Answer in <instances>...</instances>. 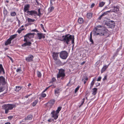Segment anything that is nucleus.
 Masks as SVG:
<instances>
[{"label":"nucleus","mask_w":124,"mask_h":124,"mask_svg":"<svg viewBox=\"0 0 124 124\" xmlns=\"http://www.w3.org/2000/svg\"><path fill=\"white\" fill-rule=\"evenodd\" d=\"M4 90L3 87L0 86V92L3 91Z\"/></svg>","instance_id":"42"},{"label":"nucleus","mask_w":124,"mask_h":124,"mask_svg":"<svg viewBox=\"0 0 124 124\" xmlns=\"http://www.w3.org/2000/svg\"><path fill=\"white\" fill-rule=\"evenodd\" d=\"M97 89L96 88H93L92 91V94L94 95H95L97 93Z\"/></svg>","instance_id":"23"},{"label":"nucleus","mask_w":124,"mask_h":124,"mask_svg":"<svg viewBox=\"0 0 124 124\" xmlns=\"http://www.w3.org/2000/svg\"><path fill=\"white\" fill-rule=\"evenodd\" d=\"M115 23L114 21L111 20L106 21L104 23V24L108 26V28H112L114 27Z\"/></svg>","instance_id":"5"},{"label":"nucleus","mask_w":124,"mask_h":124,"mask_svg":"<svg viewBox=\"0 0 124 124\" xmlns=\"http://www.w3.org/2000/svg\"><path fill=\"white\" fill-rule=\"evenodd\" d=\"M3 72V74H5L4 70L3 67L2 65L0 64V75L1 74L2 72Z\"/></svg>","instance_id":"21"},{"label":"nucleus","mask_w":124,"mask_h":124,"mask_svg":"<svg viewBox=\"0 0 124 124\" xmlns=\"http://www.w3.org/2000/svg\"><path fill=\"white\" fill-rule=\"evenodd\" d=\"M94 79H93V81L92 82L91 84V86L90 89H91V88L93 87V85L94 84Z\"/></svg>","instance_id":"36"},{"label":"nucleus","mask_w":124,"mask_h":124,"mask_svg":"<svg viewBox=\"0 0 124 124\" xmlns=\"http://www.w3.org/2000/svg\"><path fill=\"white\" fill-rule=\"evenodd\" d=\"M55 0H50V4L52 5V2L54 1Z\"/></svg>","instance_id":"55"},{"label":"nucleus","mask_w":124,"mask_h":124,"mask_svg":"<svg viewBox=\"0 0 124 124\" xmlns=\"http://www.w3.org/2000/svg\"><path fill=\"white\" fill-rule=\"evenodd\" d=\"M108 34V32L106 31V30L104 29H103V30L102 31V32H101L100 35L101 36H107Z\"/></svg>","instance_id":"20"},{"label":"nucleus","mask_w":124,"mask_h":124,"mask_svg":"<svg viewBox=\"0 0 124 124\" xmlns=\"http://www.w3.org/2000/svg\"><path fill=\"white\" fill-rule=\"evenodd\" d=\"M111 11V10L108 11L104 12L102 14L103 16H105L107 15L108 13H110Z\"/></svg>","instance_id":"33"},{"label":"nucleus","mask_w":124,"mask_h":124,"mask_svg":"<svg viewBox=\"0 0 124 124\" xmlns=\"http://www.w3.org/2000/svg\"><path fill=\"white\" fill-rule=\"evenodd\" d=\"M21 68H19L18 69L16 70V72H19L20 71H21Z\"/></svg>","instance_id":"48"},{"label":"nucleus","mask_w":124,"mask_h":124,"mask_svg":"<svg viewBox=\"0 0 124 124\" xmlns=\"http://www.w3.org/2000/svg\"><path fill=\"white\" fill-rule=\"evenodd\" d=\"M103 16V15L102 14L101 15L100 17L98 18V19L99 20H101L102 18V17Z\"/></svg>","instance_id":"45"},{"label":"nucleus","mask_w":124,"mask_h":124,"mask_svg":"<svg viewBox=\"0 0 124 124\" xmlns=\"http://www.w3.org/2000/svg\"><path fill=\"white\" fill-rule=\"evenodd\" d=\"M61 91V90L60 88H56L54 90V94L56 95H59Z\"/></svg>","instance_id":"11"},{"label":"nucleus","mask_w":124,"mask_h":124,"mask_svg":"<svg viewBox=\"0 0 124 124\" xmlns=\"http://www.w3.org/2000/svg\"><path fill=\"white\" fill-rule=\"evenodd\" d=\"M8 57L9 58V59L12 61H13V60H12V58L9 56H8Z\"/></svg>","instance_id":"61"},{"label":"nucleus","mask_w":124,"mask_h":124,"mask_svg":"<svg viewBox=\"0 0 124 124\" xmlns=\"http://www.w3.org/2000/svg\"><path fill=\"white\" fill-rule=\"evenodd\" d=\"M68 53L66 51H62L60 53V57L62 59H66L68 56Z\"/></svg>","instance_id":"6"},{"label":"nucleus","mask_w":124,"mask_h":124,"mask_svg":"<svg viewBox=\"0 0 124 124\" xmlns=\"http://www.w3.org/2000/svg\"><path fill=\"white\" fill-rule=\"evenodd\" d=\"M6 83L5 78L2 76L0 77V85H4Z\"/></svg>","instance_id":"9"},{"label":"nucleus","mask_w":124,"mask_h":124,"mask_svg":"<svg viewBox=\"0 0 124 124\" xmlns=\"http://www.w3.org/2000/svg\"><path fill=\"white\" fill-rule=\"evenodd\" d=\"M33 56L32 55H30L26 58V60L27 62H31L32 61Z\"/></svg>","instance_id":"12"},{"label":"nucleus","mask_w":124,"mask_h":124,"mask_svg":"<svg viewBox=\"0 0 124 124\" xmlns=\"http://www.w3.org/2000/svg\"><path fill=\"white\" fill-rule=\"evenodd\" d=\"M10 15L12 16H14L16 15V13L15 12H12L11 13Z\"/></svg>","instance_id":"37"},{"label":"nucleus","mask_w":124,"mask_h":124,"mask_svg":"<svg viewBox=\"0 0 124 124\" xmlns=\"http://www.w3.org/2000/svg\"><path fill=\"white\" fill-rule=\"evenodd\" d=\"M38 11L39 13H40V8H39L38 9Z\"/></svg>","instance_id":"63"},{"label":"nucleus","mask_w":124,"mask_h":124,"mask_svg":"<svg viewBox=\"0 0 124 124\" xmlns=\"http://www.w3.org/2000/svg\"><path fill=\"white\" fill-rule=\"evenodd\" d=\"M31 31V32H38V31L36 29H34V30H32Z\"/></svg>","instance_id":"52"},{"label":"nucleus","mask_w":124,"mask_h":124,"mask_svg":"<svg viewBox=\"0 0 124 124\" xmlns=\"http://www.w3.org/2000/svg\"><path fill=\"white\" fill-rule=\"evenodd\" d=\"M90 41L91 42V44H94V42L92 39V32H91L90 33Z\"/></svg>","instance_id":"26"},{"label":"nucleus","mask_w":124,"mask_h":124,"mask_svg":"<svg viewBox=\"0 0 124 124\" xmlns=\"http://www.w3.org/2000/svg\"><path fill=\"white\" fill-rule=\"evenodd\" d=\"M37 76L38 77L40 78L41 76V74L40 72L38 71L37 72Z\"/></svg>","instance_id":"38"},{"label":"nucleus","mask_w":124,"mask_h":124,"mask_svg":"<svg viewBox=\"0 0 124 124\" xmlns=\"http://www.w3.org/2000/svg\"><path fill=\"white\" fill-rule=\"evenodd\" d=\"M82 81L84 82V84H85V83L86 82V81L84 79H82Z\"/></svg>","instance_id":"56"},{"label":"nucleus","mask_w":124,"mask_h":124,"mask_svg":"<svg viewBox=\"0 0 124 124\" xmlns=\"http://www.w3.org/2000/svg\"><path fill=\"white\" fill-rule=\"evenodd\" d=\"M65 76L64 70L62 69L59 70L58 73L57 74V78H60L62 77L61 79L63 80L64 79Z\"/></svg>","instance_id":"4"},{"label":"nucleus","mask_w":124,"mask_h":124,"mask_svg":"<svg viewBox=\"0 0 124 124\" xmlns=\"http://www.w3.org/2000/svg\"><path fill=\"white\" fill-rule=\"evenodd\" d=\"M40 26H41V28L42 29L44 30V31H45V30H44V27L43 25L42 24H40Z\"/></svg>","instance_id":"51"},{"label":"nucleus","mask_w":124,"mask_h":124,"mask_svg":"<svg viewBox=\"0 0 124 124\" xmlns=\"http://www.w3.org/2000/svg\"><path fill=\"white\" fill-rule=\"evenodd\" d=\"M95 84L96 85V86L97 87L98 86H100V83H95Z\"/></svg>","instance_id":"54"},{"label":"nucleus","mask_w":124,"mask_h":124,"mask_svg":"<svg viewBox=\"0 0 124 124\" xmlns=\"http://www.w3.org/2000/svg\"><path fill=\"white\" fill-rule=\"evenodd\" d=\"M15 107V105L13 104H4L2 106L3 109L5 110V113L7 114L9 110L12 109Z\"/></svg>","instance_id":"2"},{"label":"nucleus","mask_w":124,"mask_h":124,"mask_svg":"<svg viewBox=\"0 0 124 124\" xmlns=\"http://www.w3.org/2000/svg\"><path fill=\"white\" fill-rule=\"evenodd\" d=\"M13 117V116H10L8 117V119L9 120H11Z\"/></svg>","instance_id":"50"},{"label":"nucleus","mask_w":124,"mask_h":124,"mask_svg":"<svg viewBox=\"0 0 124 124\" xmlns=\"http://www.w3.org/2000/svg\"><path fill=\"white\" fill-rule=\"evenodd\" d=\"M85 98H84L82 100V102L81 103V104L80 105L79 107H80L81 106H82L84 102V101H85Z\"/></svg>","instance_id":"40"},{"label":"nucleus","mask_w":124,"mask_h":124,"mask_svg":"<svg viewBox=\"0 0 124 124\" xmlns=\"http://www.w3.org/2000/svg\"><path fill=\"white\" fill-rule=\"evenodd\" d=\"M16 88L15 90V91L16 92L18 91L21 88V87L20 86H16Z\"/></svg>","instance_id":"34"},{"label":"nucleus","mask_w":124,"mask_h":124,"mask_svg":"<svg viewBox=\"0 0 124 124\" xmlns=\"http://www.w3.org/2000/svg\"><path fill=\"white\" fill-rule=\"evenodd\" d=\"M26 13H27L29 14V15H33L34 14H37V12L35 10L28 11H27Z\"/></svg>","instance_id":"13"},{"label":"nucleus","mask_w":124,"mask_h":124,"mask_svg":"<svg viewBox=\"0 0 124 124\" xmlns=\"http://www.w3.org/2000/svg\"><path fill=\"white\" fill-rule=\"evenodd\" d=\"M104 29V27L103 26L99 25L96 26L95 28V31H96L97 30H98L101 32Z\"/></svg>","instance_id":"10"},{"label":"nucleus","mask_w":124,"mask_h":124,"mask_svg":"<svg viewBox=\"0 0 124 124\" xmlns=\"http://www.w3.org/2000/svg\"><path fill=\"white\" fill-rule=\"evenodd\" d=\"M54 7L53 6H52L51 7L48 9V10L49 11L48 12L50 13L52 12V11L54 10Z\"/></svg>","instance_id":"30"},{"label":"nucleus","mask_w":124,"mask_h":124,"mask_svg":"<svg viewBox=\"0 0 124 124\" xmlns=\"http://www.w3.org/2000/svg\"><path fill=\"white\" fill-rule=\"evenodd\" d=\"M11 43V41L10 40L8 39L5 43V45L7 46L8 44H10Z\"/></svg>","instance_id":"28"},{"label":"nucleus","mask_w":124,"mask_h":124,"mask_svg":"<svg viewBox=\"0 0 124 124\" xmlns=\"http://www.w3.org/2000/svg\"><path fill=\"white\" fill-rule=\"evenodd\" d=\"M31 95V94H29L28 95H26L25 96V97L26 98H27L29 96H30V95Z\"/></svg>","instance_id":"60"},{"label":"nucleus","mask_w":124,"mask_h":124,"mask_svg":"<svg viewBox=\"0 0 124 124\" xmlns=\"http://www.w3.org/2000/svg\"><path fill=\"white\" fill-rule=\"evenodd\" d=\"M17 35V34H15L14 35L11 36L9 38V39L11 41L12 40L14 39L16 37Z\"/></svg>","instance_id":"27"},{"label":"nucleus","mask_w":124,"mask_h":124,"mask_svg":"<svg viewBox=\"0 0 124 124\" xmlns=\"http://www.w3.org/2000/svg\"><path fill=\"white\" fill-rule=\"evenodd\" d=\"M62 108V107H59L57 109L56 111L54 110L51 112V114L52 115L51 117L54 118L55 120L59 116L58 114L59 113V111L61 110Z\"/></svg>","instance_id":"3"},{"label":"nucleus","mask_w":124,"mask_h":124,"mask_svg":"<svg viewBox=\"0 0 124 124\" xmlns=\"http://www.w3.org/2000/svg\"><path fill=\"white\" fill-rule=\"evenodd\" d=\"M35 34V33H29L24 36V38H28L30 39L31 38H33Z\"/></svg>","instance_id":"8"},{"label":"nucleus","mask_w":124,"mask_h":124,"mask_svg":"<svg viewBox=\"0 0 124 124\" xmlns=\"http://www.w3.org/2000/svg\"><path fill=\"white\" fill-rule=\"evenodd\" d=\"M84 79L85 80L87 81L88 80V78L87 77H86L85 78H84V79Z\"/></svg>","instance_id":"58"},{"label":"nucleus","mask_w":124,"mask_h":124,"mask_svg":"<svg viewBox=\"0 0 124 124\" xmlns=\"http://www.w3.org/2000/svg\"><path fill=\"white\" fill-rule=\"evenodd\" d=\"M57 63L59 64H61V62L59 60L57 59Z\"/></svg>","instance_id":"49"},{"label":"nucleus","mask_w":124,"mask_h":124,"mask_svg":"<svg viewBox=\"0 0 124 124\" xmlns=\"http://www.w3.org/2000/svg\"><path fill=\"white\" fill-rule=\"evenodd\" d=\"M37 14V15L38 16H40V15H41V14L40 13H38V14Z\"/></svg>","instance_id":"62"},{"label":"nucleus","mask_w":124,"mask_h":124,"mask_svg":"<svg viewBox=\"0 0 124 124\" xmlns=\"http://www.w3.org/2000/svg\"><path fill=\"white\" fill-rule=\"evenodd\" d=\"M30 7V5L29 4H26L25 5L23 9V11L24 12H27L29 9Z\"/></svg>","instance_id":"17"},{"label":"nucleus","mask_w":124,"mask_h":124,"mask_svg":"<svg viewBox=\"0 0 124 124\" xmlns=\"http://www.w3.org/2000/svg\"><path fill=\"white\" fill-rule=\"evenodd\" d=\"M95 4L94 3H93L92 4L91 7V8H93Z\"/></svg>","instance_id":"57"},{"label":"nucleus","mask_w":124,"mask_h":124,"mask_svg":"<svg viewBox=\"0 0 124 124\" xmlns=\"http://www.w3.org/2000/svg\"><path fill=\"white\" fill-rule=\"evenodd\" d=\"M24 29H22L21 30H18L17 31V32L19 34H20Z\"/></svg>","instance_id":"44"},{"label":"nucleus","mask_w":124,"mask_h":124,"mask_svg":"<svg viewBox=\"0 0 124 124\" xmlns=\"http://www.w3.org/2000/svg\"><path fill=\"white\" fill-rule=\"evenodd\" d=\"M62 37L63 38L62 39L60 40L65 42L68 45H69V42L71 40L72 44L74 43V35L68 34L63 36Z\"/></svg>","instance_id":"1"},{"label":"nucleus","mask_w":124,"mask_h":124,"mask_svg":"<svg viewBox=\"0 0 124 124\" xmlns=\"http://www.w3.org/2000/svg\"><path fill=\"white\" fill-rule=\"evenodd\" d=\"M92 16V14L91 13H88L87 15V17L88 19H90Z\"/></svg>","instance_id":"31"},{"label":"nucleus","mask_w":124,"mask_h":124,"mask_svg":"<svg viewBox=\"0 0 124 124\" xmlns=\"http://www.w3.org/2000/svg\"><path fill=\"white\" fill-rule=\"evenodd\" d=\"M56 81V79L54 78H52L51 81V83H53Z\"/></svg>","instance_id":"41"},{"label":"nucleus","mask_w":124,"mask_h":124,"mask_svg":"<svg viewBox=\"0 0 124 124\" xmlns=\"http://www.w3.org/2000/svg\"><path fill=\"white\" fill-rule=\"evenodd\" d=\"M101 77H99L98 78V79H97V81H100L101 79Z\"/></svg>","instance_id":"53"},{"label":"nucleus","mask_w":124,"mask_h":124,"mask_svg":"<svg viewBox=\"0 0 124 124\" xmlns=\"http://www.w3.org/2000/svg\"><path fill=\"white\" fill-rule=\"evenodd\" d=\"M80 87V86L79 85H78L77 87L76 88L75 91V93H76L78 91Z\"/></svg>","instance_id":"39"},{"label":"nucleus","mask_w":124,"mask_h":124,"mask_svg":"<svg viewBox=\"0 0 124 124\" xmlns=\"http://www.w3.org/2000/svg\"><path fill=\"white\" fill-rule=\"evenodd\" d=\"M35 20L32 19L31 18H27L28 21L29 22H34L35 21Z\"/></svg>","instance_id":"35"},{"label":"nucleus","mask_w":124,"mask_h":124,"mask_svg":"<svg viewBox=\"0 0 124 124\" xmlns=\"http://www.w3.org/2000/svg\"><path fill=\"white\" fill-rule=\"evenodd\" d=\"M59 53H55L54 52L53 53V58L54 60H57V58L58 57V54H59Z\"/></svg>","instance_id":"15"},{"label":"nucleus","mask_w":124,"mask_h":124,"mask_svg":"<svg viewBox=\"0 0 124 124\" xmlns=\"http://www.w3.org/2000/svg\"><path fill=\"white\" fill-rule=\"evenodd\" d=\"M27 39V38H24L23 40V41L25 42L22 44V46L23 47H25L27 46H30L31 44V43L29 41H28Z\"/></svg>","instance_id":"7"},{"label":"nucleus","mask_w":124,"mask_h":124,"mask_svg":"<svg viewBox=\"0 0 124 124\" xmlns=\"http://www.w3.org/2000/svg\"><path fill=\"white\" fill-rule=\"evenodd\" d=\"M119 6H113V9H112V11L114 12H117L119 10Z\"/></svg>","instance_id":"14"},{"label":"nucleus","mask_w":124,"mask_h":124,"mask_svg":"<svg viewBox=\"0 0 124 124\" xmlns=\"http://www.w3.org/2000/svg\"><path fill=\"white\" fill-rule=\"evenodd\" d=\"M105 4V2H100L99 4V7H102Z\"/></svg>","instance_id":"29"},{"label":"nucleus","mask_w":124,"mask_h":124,"mask_svg":"<svg viewBox=\"0 0 124 124\" xmlns=\"http://www.w3.org/2000/svg\"><path fill=\"white\" fill-rule=\"evenodd\" d=\"M32 118V116L31 115H28L27 117L25 118V120H31Z\"/></svg>","instance_id":"24"},{"label":"nucleus","mask_w":124,"mask_h":124,"mask_svg":"<svg viewBox=\"0 0 124 124\" xmlns=\"http://www.w3.org/2000/svg\"><path fill=\"white\" fill-rule=\"evenodd\" d=\"M48 86V87H47L44 90V91H43V93H44V92H45L49 87H50V86Z\"/></svg>","instance_id":"46"},{"label":"nucleus","mask_w":124,"mask_h":124,"mask_svg":"<svg viewBox=\"0 0 124 124\" xmlns=\"http://www.w3.org/2000/svg\"><path fill=\"white\" fill-rule=\"evenodd\" d=\"M37 34L39 37V39H41L42 38L44 39L45 38V36L43 33H38Z\"/></svg>","instance_id":"19"},{"label":"nucleus","mask_w":124,"mask_h":124,"mask_svg":"<svg viewBox=\"0 0 124 124\" xmlns=\"http://www.w3.org/2000/svg\"><path fill=\"white\" fill-rule=\"evenodd\" d=\"M85 63V61L83 62H82V63H80V64L82 65H84Z\"/></svg>","instance_id":"59"},{"label":"nucleus","mask_w":124,"mask_h":124,"mask_svg":"<svg viewBox=\"0 0 124 124\" xmlns=\"http://www.w3.org/2000/svg\"><path fill=\"white\" fill-rule=\"evenodd\" d=\"M109 65H104L101 70V73H102L105 71L106 69L108 68Z\"/></svg>","instance_id":"22"},{"label":"nucleus","mask_w":124,"mask_h":124,"mask_svg":"<svg viewBox=\"0 0 124 124\" xmlns=\"http://www.w3.org/2000/svg\"><path fill=\"white\" fill-rule=\"evenodd\" d=\"M84 21L83 19L82 18H79L78 20V22L80 24L82 23Z\"/></svg>","instance_id":"25"},{"label":"nucleus","mask_w":124,"mask_h":124,"mask_svg":"<svg viewBox=\"0 0 124 124\" xmlns=\"http://www.w3.org/2000/svg\"><path fill=\"white\" fill-rule=\"evenodd\" d=\"M95 28L94 29L93 32V33L94 34V35H100L101 32L100 31H99L98 30H97L96 31H95Z\"/></svg>","instance_id":"18"},{"label":"nucleus","mask_w":124,"mask_h":124,"mask_svg":"<svg viewBox=\"0 0 124 124\" xmlns=\"http://www.w3.org/2000/svg\"><path fill=\"white\" fill-rule=\"evenodd\" d=\"M55 102V100L54 99H52L51 100L48 102L47 103V104L51 107L54 104Z\"/></svg>","instance_id":"16"},{"label":"nucleus","mask_w":124,"mask_h":124,"mask_svg":"<svg viewBox=\"0 0 124 124\" xmlns=\"http://www.w3.org/2000/svg\"><path fill=\"white\" fill-rule=\"evenodd\" d=\"M107 75H106L104 77V78L103 79V81H104L105 80H106L107 79Z\"/></svg>","instance_id":"47"},{"label":"nucleus","mask_w":124,"mask_h":124,"mask_svg":"<svg viewBox=\"0 0 124 124\" xmlns=\"http://www.w3.org/2000/svg\"><path fill=\"white\" fill-rule=\"evenodd\" d=\"M38 100H36L34 102H33L32 104V106L33 107L35 106L38 103Z\"/></svg>","instance_id":"32"},{"label":"nucleus","mask_w":124,"mask_h":124,"mask_svg":"<svg viewBox=\"0 0 124 124\" xmlns=\"http://www.w3.org/2000/svg\"><path fill=\"white\" fill-rule=\"evenodd\" d=\"M5 124H11L9 122H8L6 123H5Z\"/></svg>","instance_id":"64"},{"label":"nucleus","mask_w":124,"mask_h":124,"mask_svg":"<svg viewBox=\"0 0 124 124\" xmlns=\"http://www.w3.org/2000/svg\"><path fill=\"white\" fill-rule=\"evenodd\" d=\"M41 96L43 97H45L46 96V94L42 92L41 94Z\"/></svg>","instance_id":"43"}]
</instances>
